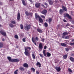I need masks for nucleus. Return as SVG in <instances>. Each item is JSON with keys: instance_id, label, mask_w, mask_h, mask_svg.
<instances>
[{"instance_id": "nucleus-51", "label": "nucleus", "mask_w": 74, "mask_h": 74, "mask_svg": "<svg viewBox=\"0 0 74 74\" xmlns=\"http://www.w3.org/2000/svg\"><path fill=\"white\" fill-rule=\"evenodd\" d=\"M63 21L64 22H67V21H66L65 19H64Z\"/></svg>"}, {"instance_id": "nucleus-33", "label": "nucleus", "mask_w": 74, "mask_h": 74, "mask_svg": "<svg viewBox=\"0 0 74 74\" xmlns=\"http://www.w3.org/2000/svg\"><path fill=\"white\" fill-rule=\"evenodd\" d=\"M9 26L10 27H14V25L12 24H9Z\"/></svg>"}, {"instance_id": "nucleus-40", "label": "nucleus", "mask_w": 74, "mask_h": 74, "mask_svg": "<svg viewBox=\"0 0 74 74\" xmlns=\"http://www.w3.org/2000/svg\"><path fill=\"white\" fill-rule=\"evenodd\" d=\"M70 45H74V42L73 43H71L69 44Z\"/></svg>"}, {"instance_id": "nucleus-39", "label": "nucleus", "mask_w": 74, "mask_h": 74, "mask_svg": "<svg viewBox=\"0 0 74 74\" xmlns=\"http://www.w3.org/2000/svg\"><path fill=\"white\" fill-rule=\"evenodd\" d=\"M65 39H69V36H67L65 37Z\"/></svg>"}, {"instance_id": "nucleus-17", "label": "nucleus", "mask_w": 74, "mask_h": 74, "mask_svg": "<svg viewBox=\"0 0 74 74\" xmlns=\"http://www.w3.org/2000/svg\"><path fill=\"white\" fill-rule=\"evenodd\" d=\"M61 45L63 47H66V44L64 43H61Z\"/></svg>"}, {"instance_id": "nucleus-38", "label": "nucleus", "mask_w": 74, "mask_h": 74, "mask_svg": "<svg viewBox=\"0 0 74 74\" xmlns=\"http://www.w3.org/2000/svg\"><path fill=\"white\" fill-rule=\"evenodd\" d=\"M25 14L27 16H29V13L28 12H25Z\"/></svg>"}, {"instance_id": "nucleus-44", "label": "nucleus", "mask_w": 74, "mask_h": 74, "mask_svg": "<svg viewBox=\"0 0 74 74\" xmlns=\"http://www.w3.org/2000/svg\"><path fill=\"white\" fill-rule=\"evenodd\" d=\"M26 38H23V42H25L26 41V40H25Z\"/></svg>"}, {"instance_id": "nucleus-20", "label": "nucleus", "mask_w": 74, "mask_h": 74, "mask_svg": "<svg viewBox=\"0 0 74 74\" xmlns=\"http://www.w3.org/2000/svg\"><path fill=\"white\" fill-rule=\"evenodd\" d=\"M51 54L50 53H49L48 52H47V56L48 57H49L50 56H51Z\"/></svg>"}, {"instance_id": "nucleus-43", "label": "nucleus", "mask_w": 74, "mask_h": 74, "mask_svg": "<svg viewBox=\"0 0 74 74\" xmlns=\"http://www.w3.org/2000/svg\"><path fill=\"white\" fill-rule=\"evenodd\" d=\"M66 27H67V26H70V25L69 23H68L66 25Z\"/></svg>"}, {"instance_id": "nucleus-7", "label": "nucleus", "mask_w": 74, "mask_h": 74, "mask_svg": "<svg viewBox=\"0 0 74 74\" xmlns=\"http://www.w3.org/2000/svg\"><path fill=\"white\" fill-rule=\"evenodd\" d=\"M0 33L1 34L4 36H6V33L4 32H3L2 31H0Z\"/></svg>"}, {"instance_id": "nucleus-21", "label": "nucleus", "mask_w": 74, "mask_h": 74, "mask_svg": "<svg viewBox=\"0 0 74 74\" xmlns=\"http://www.w3.org/2000/svg\"><path fill=\"white\" fill-rule=\"evenodd\" d=\"M36 19H38V18L39 19L40 18V16L38 15H36Z\"/></svg>"}, {"instance_id": "nucleus-5", "label": "nucleus", "mask_w": 74, "mask_h": 74, "mask_svg": "<svg viewBox=\"0 0 74 74\" xmlns=\"http://www.w3.org/2000/svg\"><path fill=\"white\" fill-rule=\"evenodd\" d=\"M67 16V18H69V19H72V18H71V16H70L69 14H68L67 13L66 14V16H64V18H66Z\"/></svg>"}, {"instance_id": "nucleus-31", "label": "nucleus", "mask_w": 74, "mask_h": 74, "mask_svg": "<svg viewBox=\"0 0 74 74\" xmlns=\"http://www.w3.org/2000/svg\"><path fill=\"white\" fill-rule=\"evenodd\" d=\"M39 21H40V22H43V21L42 20V19L41 18H39Z\"/></svg>"}, {"instance_id": "nucleus-55", "label": "nucleus", "mask_w": 74, "mask_h": 74, "mask_svg": "<svg viewBox=\"0 0 74 74\" xmlns=\"http://www.w3.org/2000/svg\"><path fill=\"white\" fill-rule=\"evenodd\" d=\"M72 41H73V42H74V39L72 40Z\"/></svg>"}, {"instance_id": "nucleus-19", "label": "nucleus", "mask_w": 74, "mask_h": 74, "mask_svg": "<svg viewBox=\"0 0 74 74\" xmlns=\"http://www.w3.org/2000/svg\"><path fill=\"white\" fill-rule=\"evenodd\" d=\"M63 57L64 59H66V58L67 57V55H65L64 56H63Z\"/></svg>"}, {"instance_id": "nucleus-34", "label": "nucleus", "mask_w": 74, "mask_h": 74, "mask_svg": "<svg viewBox=\"0 0 74 74\" xmlns=\"http://www.w3.org/2000/svg\"><path fill=\"white\" fill-rule=\"evenodd\" d=\"M20 27H21V29H23V25L21 24L20 25Z\"/></svg>"}, {"instance_id": "nucleus-54", "label": "nucleus", "mask_w": 74, "mask_h": 74, "mask_svg": "<svg viewBox=\"0 0 74 74\" xmlns=\"http://www.w3.org/2000/svg\"><path fill=\"white\" fill-rule=\"evenodd\" d=\"M30 2H32V0H29Z\"/></svg>"}, {"instance_id": "nucleus-37", "label": "nucleus", "mask_w": 74, "mask_h": 74, "mask_svg": "<svg viewBox=\"0 0 74 74\" xmlns=\"http://www.w3.org/2000/svg\"><path fill=\"white\" fill-rule=\"evenodd\" d=\"M14 37L15 38H16L17 39H18V36L16 35Z\"/></svg>"}, {"instance_id": "nucleus-57", "label": "nucleus", "mask_w": 74, "mask_h": 74, "mask_svg": "<svg viewBox=\"0 0 74 74\" xmlns=\"http://www.w3.org/2000/svg\"><path fill=\"white\" fill-rule=\"evenodd\" d=\"M5 40H4V39H2L3 41H5Z\"/></svg>"}, {"instance_id": "nucleus-42", "label": "nucleus", "mask_w": 74, "mask_h": 74, "mask_svg": "<svg viewBox=\"0 0 74 74\" xmlns=\"http://www.w3.org/2000/svg\"><path fill=\"white\" fill-rule=\"evenodd\" d=\"M18 71V70H16L15 72H14V74H17V71Z\"/></svg>"}, {"instance_id": "nucleus-29", "label": "nucleus", "mask_w": 74, "mask_h": 74, "mask_svg": "<svg viewBox=\"0 0 74 74\" xmlns=\"http://www.w3.org/2000/svg\"><path fill=\"white\" fill-rule=\"evenodd\" d=\"M44 25L45 27H48V25L47 23H44Z\"/></svg>"}, {"instance_id": "nucleus-25", "label": "nucleus", "mask_w": 74, "mask_h": 74, "mask_svg": "<svg viewBox=\"0 0 74 74\" xmlns=\"http://www.w3.org/2000/svg\"><path fill=\"white\" fill-rule=\"evenodd\" d=\"M19 69L22 71H23V70H24V68H23V67H20Z\"/></svg>"}, {"instance_id": "nucleus-45", "label": "nucleus", "mask_w": 74, "mask_h": 74, "mask_svg": "<svg viewBox=\"0 0 74 74\" xmlns=\"http://www.w3.org/2000/svg\"><path fill=\"white\" fill-rule=\"evenodd\" d=\"M71 23H72V24H74V21H73V20H71Z\"/></svg>"}, {"instance_id": "nucleus-2", "label": "nucleus", "mask_w": 74, "mask_h": 74, "mask_svg": "<svg viewBox=\"0 0 74 74\" xmlns=\"http://www.w3.org/2000/svg\"><path fill=\"white\" fill-rule=\"evenodd\" d=\"M8 59L9 62H19V59H11V58L8 57Z\"/></svg>"}, {"instance_id": "nucleus-64", "label": "nucleus", "mask_w": 74, "mask_h": 74, "mask_svg": "<svg viewBox=\"0 0 74 74\" xmlns=\"http://www.w3.org/2000/svg\"><path fill=\"white\" fill-rule=\"evenodd\" d=\"M39 25H40V26H41V24H39Z\"/></svg>"}, {"instance_id": "nucleus-26", "label": "nucleus", "mask_w": 74, "mask_h": 74, "mask_svg": "<svg viewBox=\"0 0 74 74\" xmlns=\"http://www.w3.org/2000/svg\"><path fill=\"white\" fill-rule=\"evenodd\" d=\"M36 64L37 65H38L39 66V67H41V64H40V62H37Z\"/></svg>"}, {"instance_id": "nucleus-18", "label": "nucleus", "mask_w": 74, "mask_h": 74, "mask_svg": "<svg viewBox=\"0 0 74 74\" xmlns=\"http://www.w3.org/2000/svg\"><path fill=\"white\" fill-rule=\"evenodd\" d=\"M48 21H49V23H51V22H52V18H49Z\"/></svg>"}, {"instance_id": "nucleus-3", "label": "nucleus", "mask_w": 74, "mask_h": 74, "mask_svg": "<svg viewBox=\"0 0 74 74\" xmlns=\"http://www.w3.org/2000/svg\"><path fill=\"white\" fill-rule=\"evenodd\" d=\"M32 42H33V43L35 44V45H37V43H36V41H39L40 39L39 38H38V37H36L35 38H34V37H32Z\"/></svg>"}, {"instance_id": "nucleus-14", "label": "nucleus", "mask_w": 74, "mask_h": 74, "mask_svg": "<svg viewBox=\"0 0 74 74\" xmlns=\"http://www.w3.org/2000/svg\"><path fill=\"white\" fill-rule=\"evenodd\" d=\"M62 8L64 11H67V8H66V7H65L64 6H62Z\"/></svg>"}, {"instance_id": "nucleus-22", "label": "nucleus", "mask_w": 74, "mask_h": 74, "mask_svg": "<svg viewBox=\"0 0 74 74\" xmlns=\"http://www.w3.org/2000/svg\"><path fill=\"white\" fill-rule=\"evenodd\" d=\"M43 54L45 56H46V53H45V50H44L43 51Z\"/></svg>"}, {"instance_id": "nucleus-24", "label": "nucleus", "mask_w": 74, "mask_h": 74, "mask_svg": "<svg viewBox=\"0 0 74 74\" xmlns=\"http://www.w3.org/2000/svg\"><path fill=\"white\" fill-rule=\"evenodd\" d=\"M37 30L38 31V32H39V33H42V30L39 29H38Z\"/></svg>"}, {"instance_id": "nucleus-35", "label": "nucleus", "mask_w": 74, "mask_h": 74, "mask_svg": "<svg viewBox=\"0 0 74 74\" xmlns=\"http://www.w3.org/2000/svg\"><path fill=\"white\" fill-rule=\"evenodd\" d=\"M68 71L70 73H71V72H72V70H71V69H70V68L68 69Z\"/></svg>"}, {"instance_id": "nucleus-61", "label": "nucleus", "mask_w": 74, "mask_h": 74, "mask_svg": "<svg viewBox=\"0 0 74 74\" xmlns=\"http://www.w3.org/2000/svg\"><path fill=\"white\" fill-rule=\"evenodd\" d=\"M57 62H58V61H57L56 62V63H57Z\"/></svg>"}, {"instance_id": "nucleus-48", "label": "nucleus", "mask_w": 74, "mask_h": 74, "mask_svg": "<svg viewBox=\"0 0 74 74\" xmlns=\"http://www.w3.org/2000/svg\"><path fill=\"white\" fill-rule=\"evenodd\" d=\"M45 40L44 39L42 38V39L41 41H42V42H44V40Z\"/></svg>"}, {"instance_id": "nucleus-41", "label": "nucleus", "mask_w": 74, "mask_h": 74, "mask_svg": "<svg viewBox=\"0 0 74 74\" xmlns=\"http://www.w3.org/2000/svg\"><path fill=\"white\" fill-rule=\"evenodd\" d=\"M39 55L41 57V58H44V56L41 54H40Z\"/></svg>"}, {"instance_id": "nucleus-15", "label": "nucleus", "mask_w": 74, "mask_h": 74, "mask_svg": "<svg viewBox=\"0 0 74 74\" xmlns=\"http://www.w3.org/2000/svg\"><path fill=\"white\" fill-rule=\"evenodd\" d=\"M23 66L25 67H28V64L26 63L24 64Z\"/></svg>"}, {"instance_id": "nucleus-1", "label": "nucleus", "mask_w": 74, "mask_h": 74, "mask_svg": "<svg viewBox=\"0 0 74 74\" xmlns=\"http://www.w3.org/2000/svg\"><path fill=\"white\" fill-rule=\"evenodd\" d=\"M28 49L30 50L31 48L30 47H26L25 48V52H24L26 56H30V54L29 51Z\"/></svg>"}, {"instance_id": "nucleus-12", "label": "nucleus", "mask_w": 74, "mask_h": 74, "mask_svg": "<svg viewBox=\"0 0 74 74\" xmlns=\"http://www.w3.org/2000/svg\"><path fill=\"white\" fill-rule=\"evenodd\" d=\"M20 13H18L17 14V19L18 20H19L20 19Z\"/></svg>"}, {"instance_id": "nucleus-53", "label": "nucleus", "mask_w": 74, "mask_h": 74, "mask_svg": "<svg viewBox=\"0 0 74 74\" xmlns=\"http://www.w3.org/2000/svg\"><path fill=\"white\" fill-rule=\"evenodd\" d=\"M71 27H74V26L73 25H71Z\"/></svg>"}, {"instance_id": "nucleus-46", "label": "nucleus", "mask_w": 74, "mask_h": 74, "mask_svg": "<svg viewBox=\"0 0 74 74\" xmlns=\"http://www.w3.org/2000/svg\"><path fill=\"white\" fill-rule=\"evenodd\" d=\"M66 49V51H69V49L67 48H65Z\"/></svg>"}, {"instance_id": "nucleus-28", "label": "nucleus", "mask_w": 74, "mask_h": 74, "mask_svg": "<svg viewBox=\"0 0 74 74\" xmlns=\"http://www.w3.org/2000/svg\"><path fill=\"white\" fill-rule=\"evenodd\" d=\"M3 47V43L1 42L0 43V48H2Z\"/></svg>"}, {"instance_id": "nucleus-6", "label": "nucleus", "mask_w": 74, "mask_h": 74, "mask_svg": "<svg viewBox=\"0 0 74 74\" xmlns=\"http://www.w3.org/2000/svg\"><path fill=\"white\" fill-rule=\"evenodd\" d=\"M43 48V45L42 43H40L39 45V49H42Z\"/></svg>"}, {"instance_id": "nucleus-59", "label": "nucleus", "mask_w": 74, "mask_h": 74, "mask_svg": "<svg viewBox=\"0 0 74 74\" xmlns=\"http://www.w3.org/2000/svg\"><path fill=\"white\" fill-rule=\"evenodd\" d=\"M58 1H56V3H58Z\"/></svg>"}, {"instance_id": "nucleus-63", "label": "nucleus", "mask_w": 74, "mask_h": 74, "mask_svg": "<svg viewBox=\"0 0 74 74\" xmlns=\"http://www.w3.org/2000/svg\"><path fill=\"white\" fill-rule=\"evenodd\" d=\"M64 36H62V38H64Z\"/></svg>"}, {"instance_id": "nucleus-13", "label": "nucleus", "mask_w": 74, "mask_h": 74, "mask_svg": "<svg viewBox=\"0 0 74 74\" xmlns=\"http://www.w3.org/2000/svg\"><path fill=\"white\" fill-rule=\"evenodd\" d=\"M22 3H23V5H26V3H25V1L24 0H22Z\"/></svg>"}, {"instance_id": "nucleus-30", "label": "nucleus", "mask_w": 74, "mask_h": 74, "mask_svg": "<svg viewBox=\"0 0 74 74\" xmlns=\"http://www.w3.org/2000/svg\"><path fill=\"white\" fill-rule=\"evenodd\" d=\"M70 60L72 62H74V58H73L72 57H71L70 58Z\"/></svg>"}, {"instance_id": "nucleus-50", "label": "nucleus", "mask_w": 74, "mask_h": 74, "mask_svg": "<svg viewBox=\"0 0 74 74\" xmlns=\"http://www.w3.org/2000/svg\"><path fill=\"white\" fill-rule=\"evenodd\" d=\"M39 73H40V72H39V71H36V73H37V74H39Z\"/></svg>"}, {"instance_id": "nucleus-49", "label": "nucleus", "mask_w": 74, "mask_h": 74, "mask_svg": "<svg viewBox=\"0 0 74 74\" xmlns=\"http://www.w3.org/2000/svg\"><path fill=\"white\" fill-rule=\"evenodd\" d=\"M47 49V46H45L44 47V49Z\"/></svg>"}, {"instance_id": "nucleus-9", "label": "nucleus", "mask_w": 74, "mask_h": 74, "mask_svg": "<svg viewBox=\"0 0 74 74\" xmlns=\"http://www.w3.org/2000/svg\"><path fill=\"white\" fill-rule=\"evenodd\" d=\"M35 6L37 8H38V7L40 6V3H36L35 4Z\"/></svg>"}, {"instance_id": "nucleus-8", "label": "nucleus", "mask_w": 74, "mask_h": 74, "mask_svg": "<svg viewBox=\"0 0 74 74\" xmlns=\"http://www.w3.org/2000/svg\"><path fill=\"white\" fill-rule=\"evenodd\" d=\"M47 11L45 10L42 12V14H47Z\"/></svg>"}, {"instance_id": "nucleus-27", "label": "nucleus", "mask_w": 74, "mask_h": 74, "mask_svg": "<svg viewBox=\"0 0 74 74\" xmlns=\"http://www.w3.org/2000/svg\"><path fill=\"white\" fill-rule=\"evenodd\" d=\"M67 34L68 33L67 32H64L63 34V36H66V35H67Z\"/></svg>"}, {"instance_id": "nucleus-47", "label": "nucleus", "mask_w": 74, "mask_h": 74, "mask_svg": "<svg viewBox=\"0 0 74 74\" xmlns=\"http://www.w3.org/2000/svg\"><path fill=\"white\" fill-rule=\"evenodd\" d=\"M41 17L42 18H44V19H45V16H42V15H41Z\"/></svg>"}, {"instance_id": "nucleus-36", "label": "nucleus", "mask_w": 74, "mask_h": 74, "mask_svg": "<svg viewBox=\"0 0 74 74\" xmlns=\"http://www.w3.org/2000/svg\"><path fill=\"white\" fill-rule=\"evenodd\" d=\"M31 70L33 71V72H34V71H35V69H34L33 68H31Z\"/></svg>"}, {"instance_id": "nucleus-10", "label": "nucleus", "mask_w": 74, "mask_h": 74, "mask_svg": "<svg viewBox=\"0 0 74 74\" xmlns=\"http://www.w3.org/2000/svg\"><path fill=\"white\" fill-rule=\"evenodd\" d=\"M56 70L57 71H60L61 69L60 67H56Z\"/></svg>"}, {"instance_id": "nucleus-52", "label": "nucleus", "mask_w": 74, "mask_h": 74, "mask_svg": "<svg viewBox=\"0 0 74 74\" xmlns=\"http://www.w3.org/2000/svg\"><path fill=\"white\" fill-rule=\"evenodd\" d=\"M45 5H46V6H47V3H45Z\"/></svg>"}, {"instance_id": "nucleus-4", "label": "nucleus", "mask_w": 74, "mask_h": 74, "mask_svg": "<svg viewBox=\"0 0 74 74\" xmlns=\"http://www.w3.org/2000/svg\"><path fill=\"white\" fill-rule=\"evenodd\" d=\"M25 29L26 30H28L29 29H30V25H26L25 26Z\"/></svg>"}, {"instance_id": "nucleus-56", "label": "nucleus", "mask_w": 74, "mask_h": 74, "mask_svg": "<svg viewBox=\"0 0 74 74\" xmlns=\"http://www.w3.org/2000/svg\"><path fill=\"white\" fill-rule=\"evenodd\" d=\"M33 14V13H30V14L32 15Z\"/></svg>"}, {"instance_id": "nucleus-58", "label": "nucleus", "mask_w": 74, "mask_h": 74, "mask_svg": "<svg viewBox=\"0 0 74 74\" xmlns=\"http://www.w3.org/2000/svg\"><path fill=\"white\" fill-rule=\"evenodd\" d=\"M46 21V22H48V20L47 19Z\"/></svg>"}, {"instance_id": "nucleus-60", "label": "nucleus", "mask_w": 74, "mask_h": 74, "mask_svg": "<svg viewBox=\"0 0 74 74\" xmlns=\"http://www.w3.org/2000/svg\"><path fill=\"white\" fill-rule=\"evenodd\" d=\"M42 5V6H43L44 7V5Z\"/></svg>"}, {"instance_id": "nucleus-32", "label": "nucleus", "mask_w": 74, "mask_h": 74, "mask_svg": "<svg viewBox=\"0 0 74 74\" xmlns=\"http://www.w3.org/2000/svg\"><path fill=\"white\" fill-rule=\"evenodd\" d=\"M32 56L33 59H36V57H35V56L34 55V54H32Z\"/></svg>"}, {"instance_id": "nucleus-62", "label": "nucleus", "mask_w": 74, "mask_h": 74, "mask_svg": "<svg viewBox=\"0 0 74 74\" xmlns=\"http://www.w3.org/2000/svg\"><path fill=\"white\" fill-rule=\"evenodd\" d=\"M0 19H1V16H0Z\"/></svg>"}, {"instance_id": "nucleus-23", "label": "nucleus", "mask_w": 74, "mask_h": 74, "mask_svg": "<svg viewBox=\"0 0 74 74\" xmlns=\"http://www.w3.org/2000/svg\"><path fill=\"white\" fill-rule=\"evenodd\" d=\"M63 12V10L60 9V14H62Z\"/></svg>"}, {"instance_id": "nucleus-11", "label": "nucleus", "mask_w": 74, "mask_h": 74, "mask_svg": "<svg viewBox=\"0 0 74 74\" xmlns=\"http://www.w3.org/2000/svg\"><path fill=\"white\" fill-rule=\"evenodd\" d=\"M11 23H12V24H13L14 25L16 24V22H15V21L14 20H12L11 21Z\"/></svg>"}, {"instance_id": "nucleus-16", "label": "nucleus", "mask_w": 74, "mask_h": 74, "mask_svg": "<svg viewBox=\"0 0 74 74\" xmlns=\"http://www.w3.org/2000/svg\"><path fill=\"white\" fill-rule=\"evenodd\" d=\"M49 2L50 4L52 5V4H53V1L51 0H49Z\"/></svg>"}]
</instances>
